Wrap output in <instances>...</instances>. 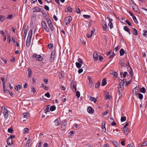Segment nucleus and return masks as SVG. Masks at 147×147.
<instances>
[{
	"label": "nucleus",
	"instance_id": "obj_1",
	"mask_svg": "<svg viewBox=\"0 0 147 147\" xmlns=\"http://www.w3.org/2000/svg\"><path fill=\"white\" fill-rule=\"evenodd\" d=\"M32 57L33 58H35L36 60L41 61L42 60L43 57L42 56L40 55H38L36 53L33 54Z\"/></svg>",
	"mask_w": 147,
	"mask_h": 147
},
{
	"label": "nucleus",
	"instance_id": "obj_2",
	"mask_svg": "<svg viewBox=\"0 0 147 147\" xmlns=\"http://www.w3.org/2000/svg\"><path fill=\"white\" fill-rule=\"evenodd\" d=\"M24 36L25 37H26L27 36V37H32V30H29L28 35H27V30L25 29L24 32Z\"/></svg>",
	"mask_w": 147,
	"mask_h": 147
},
{
	"label": "nucleus",
	"instance_id": "obj_3",
	"mask_svg": "<svg viewBox=\"0 0 147 147\" xmlns=\"http://www.w3.org/2000/svg\"><path fill=\"white\" fill-rule=\"evenodd\" d=\"M47 21L49 27L51 31H53L54 28L51 20L49 18H48L47 19Z\"/></svg>",
	"mask_w": 147,
	"mask_h": 147
},
{
	"label": "nucleus",
	"instance_id": "obj_4",
	"mask_svg": "<svg viewBox=\"0 0 147 147\" xmlns=\"http://www.w3.org/2000/svg\"><path fill=\"white\" fill-rule=\"evenodd\" d=\"M131 7L136 12H139V10L137 6L134 3H132L131 4Z\"/></svg>",
	"mask_w": 147,
	"mask_h": 147
},
{
	"label": "nucleus",
	"instance_id": "obj_5",
	"mask_svg": "<svg viewBox=\"0 0 147 147\" xmlns=\"http://www.w3.org/2000/svg\"><path fill=\"white\" fill-rule=\"evenodd\" d=\"M41 24L42 27L45 29V30L47 31V32H49V29H47V25L46 23L44 21H42L41 22Z\"/></svg>",
	"mask_w": 147,
	"mask_h": 147
},
{
	"label": "nucleus",
	"instance_id": "obj_6",
	"mask_svg": "<svg viewBox=\"0 0 147 147\" xmlns=\"http://www.w3.org/2000/svg\"><path fill=\"white\" fill-rule=\"evenodd\" d=\"M32 37H27L26 41V45L27 47H29L30 45Z\"/></svg>",
	"mask_w": 147,
	"mask_h": 147
},
{
	"label": "nucleus",
	"instance_id": "obj_7",
	"mask_svg": "<svg viewBox=\"0 0 147 147\" xmlns=\"http://www.w3.org/2000/svg\"><path fill=\"white\" fill-rule=\"evenodd\" d=\"M72 20V18L71 16L66 17L65 19V24L66 25L69 24Z\"/></svg>",
	"mask_w": 147,
	"mask_h": 147
},
{
	"label": "nucleus",
	"instance_id": "obj_8",
	"mask_svg": "<svg viewBox=\"0 0 147 147\" xmlns=\"http://www.w3.org/2000/svg\"><path fill=\"white\" fill-rule=\"evenodd\" d=\"M55 57V51H53L51 52V57H50V60L52 61L54 60Z\"/></svg>",
	"mask_w": 147,
	"mask_h": 147
},
{
	"label": "nucleus",
	"instance_id": "obj_9",
	"mask_svg": "<svg viewBox=\"0 0 147 147\" xmlns=\"http://www.w3.org/2000/svg\"><path fill=\"white\" fill-rule=\"evenodd\" d=\"M22 116L23 117V119H25L23 120V121H24L29 117V114L27 113H24L22 114Z\"/></svg>",
	"mask_w": 147,
	"mask_h": 147
},
{
	"label": "nucleus",
	"instance_id": "obj_10",
	"mask_svg": "<svg viewBox=\"0 0 147 147\" xmlns=\"http://www.w3.org/2000/svg\"><path fill=\"white\" fill-rule=\"evenodd\" d=\"M13 139L11 138H8L7 140V142L8 145H11L13 144Z\"/></svg>",
	"mask_w": 147,
	"mask_h": 147
},
{
	"label": "nucleus",
	"instance_id": "obj_11",
	"mask_svg": "<svg viewBox=\"0 0 147 147\" xmlns=\"http://www.w3.org/2000/svg\"><path fill=\"white\" fill-rule=\"evenodd\" d=\"M93 57L95 61H96L98 60V55L96 52H94L93 55Z\"/></svg>",
	"mask_w": 147,
	"mask_h": 147
},
{
	"label": "nucleus",
	"instance_id": "obj_12",
	"mask_svg": "<svg viewBox=\"0 0 147 147\" xmlns=\"http://www.w3.org/2000/svg\"><path fill=\"white\" fill-rule=\"evenodd\" d=\"M88 112L90 113H92L94 112V109L91 107H89L87 109Z\"/></svg>",
	"mask_w": 147,
	"mask_h": 147
},
{
	"label": "nucleus",
	"instance_id": "obj_13",
	"mask_svg": "<svg viewBox=\"0 0 147 147\" xmlns=\"http://www.w3.org/2000/svg\"><path fill=\"white\" fill-rule=\"evenodd\" d=\"M80 40L81 42L84 44H86V41H87V39L86 37H81L80 38Z\"/></svg>",
	"mask_w": 147,
	"mask_h": 147
},
{
	"label": "nucleus",
	"instance_id": "obj_14",
	"mask_svg": "<svg viewBox=\"0 0 147 147\" xmlns=\"http://www.w3.org/2000/svg\"><path fill=\"white\" fill-rule=\"evenodd\" d=\"M60 121L59 118H57L56 120L54 121V123L55 125V126H57L59 125L60 123H59V121Z\"/></svg>",
	"mask_w": 147,
	"mask_h": 147
},
{
	"label": "nucleus",
	"instance_id": "obj_15",
	"mask_svg": "<svg viewBox=\"0 0 147 147\" xmlns=\"http://www.w3.org/2000/svg\"><path fill=\"white\" fill-rule=\"evenodd\" d=\"M123 129L125 134L127 135L129 132L128 128L123 127Z\"/></svg>",
	"mask_w": 147,
	"mask_h": 147
},
{
	"label": "nucleus",
	"instance_id": "obj_16",
	"mask_svg": "<svg viewBox=\"0 0 147 147\" xmlns=\"http://www.w3.org/2000/svg\"><path fill=\"white\" fill-rule=\"evenodd\" d=\"M40 9L39 7H35L32 9V11L33 12H37L40 11Z\"/></svg>",
	"mask_w": 147,
	"mask_h": 147
},
{
	"label": "nucleus",
	"instance_id": "obj_17",
	"mask_svg": "<svg viewBox=\"0 0 147 147\" xmlns=\"http://www.w3.org/2000/svg\"><path fill=\"white\" fill-rule=\"evenodd\" d=\"M121 66L122 67L123 66H125L126 65L125 63V61L123 59L121 60L119 62Z\"/></svg>",
	"mask_w": 147,
	"mask_h": 147
},
{
	"label": "nucleus",
	"instance_id": "obj_18",
	"mask_svg": "<svg viewBox=\"0 0 147 147\" xmlns=\"http://www.w3.org/2000/svg\"><path fill=\"white\" fill-rule=\"evenodd\" d=\"M1 109L2 111V112L3 114H4L5 113H7L8 112V111L7 109H6L5 107L3 106L1 107Z\"/></svg>",
	"mask_w": 147,
	"mask_h": 147
},
{
	"label": "nucleus",
	"instance_id": "obj_19",
	"mask_svg": "<svg viewBox=\"0 0 147 147\" xmlns=\"http://www.w3.org/2000/svg\"><path fill=\"white\" fill-rule=\"evenodd\" d=\"M27 71L28 74V76L29 77H31V75L32 74V71L30 68H28L27 69Z\"/></svg>",
	"mask_w": 147,
	"mask_h": 147
},
{
	"label": "nucleus",
	"instance_id": "obj_20",
	"mask_svg": "<svg viewBox=\"0 0 147 147\" xmlns=\"http://www.w3.org/2000/svg\"><path fill=\"white\" fill-rule=\"evenodd\" d=\"M132 33L134 35H137L138 34L137 31L134 28L133 29Z\"/></svg>",
	"mask_w": 147,
	"mask_h": 147
},
{
	"label": "nucleus",
	"instance_id": "obj_21",
	"mask_svg": "<svg viewBox=\"0 0 147 147\" xmlns=\"http://www.w3.org/2000/svg\"><path fill=\"white\" fill-rule=\"evenodd\" d=\"M106 84L107 81L106 79L105 78H104L102 80V86H104Z\"/></svg>",
	"mask_w": 147,
	"mask_h": 147
},
{
	"label": "nucleus",
	"instance_id": "obj_22",
	"mask_svg": "<svg viewBox=\"0 0 147 147\" xmlns=\"http://www.w3.org/2000/svg\"><path fill=\"white\" fill-rule=\"evenodd\" d=\"M90 100L94 102V103H96V99L94 97H90Z\"/></svg>",
	"mask_w": 147,
	"mask_h": 147
},
{
	"label": "nucleus",
	"instance_id": "obj_23",
	"mask_svg": "<svg viewBox=\"0 0 147 147\" xmlns=\"http://www.w3.org/2000/svg\"><path fill=\"white\" fill-rule=\"evenodd\" d=\"M123 28L125 30L128 32L129 34H130V33L129 32V29L127 26H124Z\"/></svg>",
	"mask_w": 147,
	"mask_h": 147
},
{
	"label": "nucleus",
	"instance_id": "obj_24",
	"mask_svg": "<svg viewBox=\"0 0 147 147\" xmlns=\"http://www.w3.org/2000/svg\"><path fill=\"white\" fill-rule=\"evenodd\" d=\"M88 79L89 80V82L90 84L89 86L91 87L92 86V79L90 77H88Z\"/></svg>",
	"mask_w": 147,
	"mask_h": 147
},
{
	"label": "nucleus",
	"instance_id": "obj_25",
	"mask_svg": "<svg viewBox=\"0 0 147 147\" xmlns=\"http://www.w3.org/2000/svg\"><path fill=\"white\" fill-rule=\"evenodd\" d=\"M103 30H104L106 31V30L107 29L108 27L106 23L104 22V25H103Z\"/></svg>",
	"mask_w": 147,
	"mask_h": 147
},
{
	"label": "nucleus",
	"instance_id": "obj_26",
	"mask_svg": "<svg viewBox=\"0 0 147 147\" xmlns=\"http://www.w3.org/2000/svg\"><path fill=\"white\" fill-rule=\"evenodd\" d=\"M137 87H136L133 89V93H134L135 94H137V92H138V90L137 89Z\"/></svg>",
	"mask_w": 147,
	"mask_h": 147
},
{
	"label": "nucleus",
	"instance_id": "obj_27",
	"mask_svg": "<svg viewBox=\"0 0 147 147\" xmlns=\"http://www.w3.org/2000/svg\"><path fill=\"white\" fill-rule=\"evenodd\" d=\"M119 52L120 56L123 55L125 53L123 49H121L120 50Z\"/></svg>",
	"mask_w": 147,
	"mask_h": 147
},
{
	"label": "nucleus",
	"instance_id": "obj_28",
	"mask_svg": "<svg viewBox=\"0 0 147 147\" xmlns=\"http://www.w3.org/2000/svg\"><path fill=\"white\" fill-rule=\"evenodd\" d=\"M55 106L53 105L51 106L50 107V110L51 111H53L56 109Z\"/></svg>",
	"mask_w": 147,
	"mask_h": 147
},
{
	"label": "nucleus",
	"instance_id": "obj_29",
	"mask_svg": "<svg viewBox=\"0 0 147 147\" xmlns=\"http://www.w3.org/2000/svg\"><path fill=\"white\" fill-rule=\"evenodd\" d=\"M82 64H81V63H79L78 62H76V67L78 68H80L81 67Z\"/></svg>",
	"mask_w": 147,
	"mask_h": 147
},
{
	"label": "nucleus",
	"instance_id": "obj_30",
	"mask_svg": "<svg viewBox=\"0 0 147 147\" xmlns=\"http://www.w3.org/2000/svg\"><path fill=\"white\" fill-rule=\"evenodd\" d=\"M113 144L115 145L116 147H120V145L118 144V143L116 141H114L113 142Z\"/></svg>",
	"mask_w": 147,
	"mask_h": 147
},
{
	"label": "nucleus",
	"instance_id": "obj_31",
	"mask_svg": "<svg viewBox=\"0 0 147 147\" xmlns=\"http://www.w3.org/2000/svg\"><path fill=\"white\" fill-rule=\"evenodd\" d=\"M123 89L122 88H119L118 90V94H122L123 92Z\"/></svg>",
	"mask_w": 147,
	"mask_h": 147
},
{
	"label": "nucleus",
	"instance_id": "obj_32",
	"mask_svg": "<svg viewBox=\"0 0 147 147\" xmlns=\"http://www.w3.org/2000/svg\"><path fill=\"white\" fill-rule=\"evenodd\" d=\"M29 129L28 128H26L24 129V130L23 132V133L26 134L28 133Z\"/></svg>",
	"mask_w": 147,
	"mask_h": 147
},
{
	"label": "nucleus",
	"instance_id": "obj_33",
	"mask_svg": "<svg viewBox=\"0 0 147 147\" xmlns=\"http://www.w3.org/2000/svg\"><path fill=\"white\" fill-rule=\"evenodd\" d=\"M138 97L140 99L142 100L143 99V95L142 94L138 93Z\"/></svg>",
	"mask_w": 147,
	"mask_h": 147
},
{
	"label": "nucleus",
	"instance_id": "obj_34",
	"mask_svg": "<svg viewBox=\"0 0 147 147\" xmlns=\"http://www.w3.org/2000/svg\"><path fill=\"white\" fill-rule=\"evenodd\" d=\"M140 92L143 93H145L146 92V90L145 88L143 87L140 89Z\"/></svg>",
	"mask_w": 147,
	"mask_h": 147
},
{
	"label": "nucleus",
	"instance_id": "obj_35",
	"mask_svg": "<svg viewBox=\"0 0 147 147\" xmlns=\"http://www.w3.org/2000/svg\"><path fill=\"white\" fill-rule=\"evenodd\" d=\"M3 115H4V118L5 119H7L8 117V112L5 113L4 114H3Z\"/></svg>",
	"mask_w": 147,
	"mask_h": 147
},
{
	"label": "nucleus",
	"instance_id": "obj_36",
	"mask_svg": "<svg viewBox=\"0 0 147 147\" xmlns=\"http://www.w3.org/2000/svg\"><path fill=\"white\" fill-rule=\"evenodd\" d=\"M49 105H48L45 109V111L46 113H47V112L50 111V110H49Z\"/></svg>",
	"mask_w": 147,
	"mask_h": 147
},
{
	"label": "nucleus",
	"instance_id": "obj_37",
	"mask_svg": "<svg viewBox=\"0 0 147 147\" xmlns=\"http://www.w3.org/2000/svg\"><path fill=\"white\" fill-rule=\"evenodd\" d=\"M5 19V18L2 16H0V20L1 22H2Z\"/></svg>",
	"mask_w": 147,
	"mask_h": 147
},
{
	"label": "nucleus",
	"instance_id": "obj_38",
	"mask_svg": "<svg viewBox=\"0 0 147 147\" xmlns=\"http://www.w3.org/2000/svg\"><path fill=\"white\" fill-rule=\"evenodd\" d=\"M120 48V47L119 46H117L114 49V51L115 52V53Z\"/></svg>",
	"mask_w": 147,
	"mask_h": 147
},
{
	"label": "nucleus",
	"instance_id": "obj_39",
	"mask_svg": "<svg viewBox=\"0 0 147 147\" xmlns=\"http://www.w3.org/2000/svg\"><path fill=\"white\" fill-rule=\"evenodd\" d=\"M126 119V117L125 116L121 117V121L122 122H123L125 121Z\"/></svg>",
	"mask_w": 147,
	"mask_h": 147
},
{
	"label": "nucleus",
	"instance_id": "obj_40",
	"mask_svg": "<svg viewBox=\"0 0 147 147\" xmlns=\"http://www.w3.org/2000/svg\"><path fill=\"white\" fill-rule=\"evenodd\" d=\"M111 74L113 75L115 78H116L117 76V73L116 72H113L112 73H111Z\"/></svg>",
	"mask_w": 147,
	"mask_h": 147
},
{
	"label": "nucleus",
	"instance_id": "obj_41",
	"mask_svg": "<svg viewBox=\"0 0 147 147\" xmlns=\"http://www.w3.org/2000/svg\"><path fill=\"white\" fill-rule=\"evenodd\" d=\"M31 88L32 90L33 93L34 94H35L36 92V90L32 86H31Z\"/></svg>",
	"mask_w": 147,
	"mask_h": 147
},
{
	"label": "nucleus",
	"instance_id": "obj_42",
	"mask_svg": "<svg viewBox=\"0 0 147 147\" xmlns=\"http://www.w3.org/2000/svg\"><path fill=\"white\" fill-rule=\"evenodd\" d=\"M109 112V111L108 110H107L105 112L102 113V115L103 116L106 115H107Z\"/></svg>",
	"mask_w": 147,
	"mask_h": 147
},
{
	"label": "nucleus",
	"instance_id": "obj_43",
	"mask_svg": "<svg viewBox=\"0 0 147 147\" xmlns=\"http://www.w3.org/2000/svg\"><path fill=\"white\" fill-rule=\"evenodd\" d=\"M45 96L47 98H49L50 97L51 95L50 94L49 92H47L45 94Z\"/></svg>",
	"mask_w": 147,
	"mask_h": 147
},
{
	"label": "nucleus",
	"instance_id": "obj_44",
	"mask_svg": "<svg viewBox=\"0 0 147 147\" xmlns=\"http://www.w3.org/2000/svg\"><path fill=\"white\" fill-rule=\"evenodd\" d=\"M76 93L77 97L78 98H79L80 96V92L79 91H77Z\"/></svg>",
	"mask_w": 147,
	"mask_h": 147
},
{
	"label": "nucleus",
	"instance_id": "obj_45",
	"mask_svg": "<svg viewBox=\"0 0 147 147\" xmlns=\"http://www.w3.org/2000/svg\"><path fill=\"white\" fill-rule=\"evenodd\" d=\"M110 96L109 93H108L105 95V98L106 99H110Z\"/></svg>",
	"mask_w": 147,
	"mask_h": 147
},
{
	"label": "nucleus",
	"instance_id": "obj_46",
	"mask_svg": "<svg viewBox=\"0 0 147 147\" xmlns=\"http://www.w3.org/2000/svg\"><path fill=\"white\" fill-rule=\"evenodd\" d=\"M100 85V83L99 82H98L95 85V87L96 88H97L99 87Z\"/></svg>",
	"mask_w": 147,
	"mask_h": 147
},
{
	"label": "nucleus",
	"instance_id": "obj_47",
	"mask_svg": "<svg viewBox=\"0 0 147 147\" xmlns=\"http://www.w3.org/2000/svg\"><path fill=\"white\" fill-rule=\"evenodd\" d=\"M67 10L68 11L70 12H71L72 11V8L69 7H67Z\"/></svg>",
	"mask_w": 147,
	"mask_h": 147
},
{
	"label": "nucleus",
	"instance_id": "obj_48",
	"mask_svg": "<svg viewBox=\"0 0 147 147\" xmlns=\"http://www.w3.org/2000/svg\"><path fill=\"white\" fill-rule=\"evenodd\" d=\"M76 12L78 13H80L81 11L79 8H77L76 9Z\"/></svg>",
	"mask_w": 147,
	"mask_h": 147
},
{
	"label": "nucleus",
	"instance_id": "obj_49",
	"mask_svg": "<svg viewBox=\"0 0 147 147\" xmlns=\"http://www.w3.org/2000/svg\"><path fill=\"white\" fill-rule=\"evenodd\" d=\"M71 88L72 89L73 91L74 92H76V86H74L71 87Z\"/></svg>",
	"mask_w": 147,
	"mask_h": 147
},
{
	"label": "nucleus",
	"instance_id": "obj_50",
	"mask_svg": "<svg viewBox=\"0 0 147 147\" xmlns=\"http://www.w3.org/2000/svg\"><path fill=\"white\" fill-rule=\"evenodd\" d=\"M1 80L2 81V83H5V78H4L1 77Z\"/></svg>",
	"mask_w": 147,
	"mask_h": 147
},
{
	"label": "nucleus",
	"instance_id": "obj_51",
	"mask_svg": "<svg viewBox=\"0 0 147 147\" xmlns=\"http://www.w3.org/2000/svg\"><path fill=\"white\" fill-rule=\"evenodd\" d=\"M132 17L135 23H137V21L136 17L135 16H133V17Z\"/></svg>",
	"mask_w": 147,
	"mask_h": 147
},
{
	"label": "nucleus",
	"instance_id": "obj_52",
	"mask_svg": "<svg viewBox=\"0 0 147 147\" xmlns=\"http://www.w3.org/2000/svg\"><path fill=\"white\" fill-rule=\"evenodd\" d=\"M30 143V139L28 140L27 142L26 146H29V144Z\"/></svg>",
	"mask_w": 147,
	"mask_h": 147
},
{
	"label": "nucleus",
	"instance_id": "obj_53",
	"mask_svg": "<svg viewBox=\"0 0 147 147\" xmlns=\"http://www.w3.org/2000/svg\"><path fill=\"white\" fill-rule=\"evenodd\" d=\"M102 129H103V130L105 131H106V128L105 127V123H104V126L103 125H102Z\"/></svg>",
	"mask_w": 147,
	"mask_h": 147
},
{
	"label": "nucleus",
	"instance_id": "obj_54",
	"mask_svg": "<svg viewBox=\"0 0 147 147\" xmlns=\"http://www.w3.org/2000/svg\"><path fill=\"white\" fill-rule=\"evenodd\" d=\"M116 53L115 52V51H114L113 52V53L112 54V55L111 56H110V57H109V58H112L114 56H115L116 55V54L115 53Z\"/></svg>",
	"mask_w": 147,
	"mask_h": 147
},
{
	"label": "nucleus",
	"instance_id": "obj_55",
	"mask_svg": "<svg viewBox=\"0 0 147 147\" xmlns=\"http://www.w3.org/2000/svg\"><path fill=\"white\" fill-rule=\"evenodd\" d=\"M83 16L86 18H88L90 17V16L88 15H84Z\"/></svg>",
	"mask_w": 147,
	"mask_h": 147
},
{
	"label": "nucleus",
	"instance_id": "obj_56",
	"mask_svg": "<svg viewBox=\"0 0 147 147\" xmlns=\"http://www.w3.org/2000/svg\"><path fill=\"white\" fill-rule=\"evenodd\" d=\"M109 26H110V28H112L113 27V25L111 22H110L108 24Z\"/></svg>",
	"mask_w": 147,
	"mask_h": 147
},
{
	"label": "nucleus",
	"instance_id": "obj_57",
	"mask_svg": "<svg viewBox=\"0 0 147 147\" xmlns=\"http://www.w3.org/2000/svg\"><path fill=\"white\" fill-rule=\"evenodd\" d=\"M147 34V31L146 30H144L143 31V35L144 36H146Z\"/></svg>",
	"mask_w": 147,
	"mask_h": 147
},
{
	"label": "nucleus",
	"instance_id": "obj_58",
	"mask_svg": "<svg viewBox=\"0 0 147 147\" xmlns=\"http://www.w3.org/2000/svg\"><path fill=\"white\" fill-rule=\"evenodd\" d=\"M78 63H81V64H82L83 63V62L82 60L80 58H79L78 59Z\"/></svg>",
	"mask_w": 147,
	"mask_h": 147
},
{
	"label": "nucleus",
	"instance_id": "obj_59",
	"mask_svg": "<svg viewBox=\"0 0 147 147\" xmlns=\"http://www.w3.org/2000/svg\"><path fill=\"white\" fill-rule=\"evenodd\" d=\"M1 60H2L3 61V62H4V63H5V64H6V63H7V60L6 59H5L3 58L2 57V58H1Z\"/></svg>",
	"mask_w": 147,
	"mask_h": 147
},
{
	"label": "nucleus",
	"instance_id": "obj_60",
	"mask_svg": "<svg viewBox=\"0 0 147 147\" xmlns=\"http://www.w3.org/2000/svg\"><path fill=\"white\" fill-rule=\"evenodd\" d=\"M13 17L12 15H9L8 16L7 18L8 19H11Z\"/></svg>",
	"mask_w": 147,
	"mask_h": 147
},
{
	"label": "nucleus",
	"instance_id": "obj_61",
	"mask_svg": "<svg viewBox=\"0 0 147 147\" xmlns=\"http://www.w3.org/2000/svg\"><path fill=\"white\" fill-rule=\"evenodd\" d=\"M83 71V69H80L78 71V73L79 74L81 73Z\"/></svg>",
	"mask_w": 147,
	"mask_h": 147
},
{
	"label": "nucleus",
	"instance_id": "obj_62",
	"mask_svg": "<svg viewBox=\"0 0 147 147\" xmlns=\"http://www.w3.org/2000/svg\"><path fill=\"white\" fill-rule=\"evenodd\" d=\"M13 131V130L10 128H9L8 129V132L9 133H11Z\"/></svg>",
	"mask_w": 147,
	"mask_h": 147
},
{
	"label": "nucleus",
	"instance_id": "obj_63",
	"mask_svg": "<svg viewBox=\"0 0 147 147\" xmlns=\"http://www.w3.org/2000/svg\"><path fill=\"white\" fill-rule=\"evenodd\" d=\"M48 47L49 49H51L53 47V45L52 44H49L48 45Z\"/></svg>",
	"mask_w": 147,
	"mask_h": 147
},
{
	"label": "nucleus",
	"instance_id": "obj_64",
	"mask_svg": "<svg viewBox=\"0 0 147 147\" xmlns=\"http://www.w3.org/2000/svg\"><path fill=\"white\" fill-rule=\"evenodd\" d=\"M127 74V73L125 71V72L123 74V77L124 78H125L126 76V75Z\"/></svg>",
	"mask_w": 147,
	"mask_h": 147
}]
</instances>
